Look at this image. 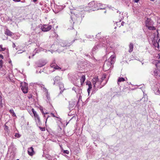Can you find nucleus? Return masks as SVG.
Here are the masks:
<instances>
[{"label":"nucleus","mask_w":160,"mask_h":160,"mask_svg":"<svg viewBox=\"0 0 160 160\" xmlns=\"http://www.w3.org/2000/svg\"><path fill=\"white\" fill-rule=\"evenodd\" d=\"M28 154L31 156H32L35 154L33 148L32 147H31L28 148Z\"/></svg>","instance_id":"nucleus-12"},{"label":"nucleus","mask_w":160,"mask_h":160,"mask_svg":"<svg viewBox=\"0 0 160 160\" xmlns=\"http://www.w3.org/2000/svg\"><path fill=\"white\" fill-rule=\"evenodd\" d=\"M33 114H34V115H35V114H37V113L36 112V111H34V112H33Z\"/></svg>","instance_id":"nucleus-54"},{"label":"nucleus","mask_w":160,"mask_h":160,"mask_svg":"<svg viewBox=\"0 0 160 160\" xmlns=\"http://www.w3.org/2000/svg\"><path fill=\"white\" fill-rule=\"evenodd\" d=\"M21 87V89L24 93H26L28 92V87L26 83L24 82L23 84L22 85Z\"/></svg>","instance_id":"nucleus-9"},{"label":"nucleus","mask_w":160,"mask_h":160,"mask_svg":"<svg viewBox=\"0 0 160 160\" xmlns=\"http://www.w3.org/2000/svg\"><path fill=\"white\" fill-rule=\"evenodd\" d=\"M14 1L16 2H19L21 0H13Z\"/></svg>","instance_id":"nucleus-49"},{"label":"nucleus","mask_w":160,"mask_h":160,"mask_svg":"<svg viewBox=\"0 0 160 160\" xmlns=\"http://www.w3.org/2000/svg\"><path fill=\"white\" fill-rule=\"evenodd\" d=\"M40 111L44 115V117H45V114L48 113L47 112H44L42 107H41L40 108Z\"/></svg>","instance_id":"nucleus-26"},{"label":"nucleus","mask_w":160,"mask_h":160,"mask_svg":"<svg viewBox=\"0 0 160 160\" xmlns=\"http://www.w3.org/2000/svg\"><path fill=\"white\" fill-rule=\"evenodd\" d=\"M0 58H1L2 59H3V57L1 54H0Z\"/></svg>","instance_id":"nucleus-51"},{"label":"nucleus","mask_w":160,"mask_h":160,"mask_svg":"<svg viewBox=\"0 0 160 160\" xmlns=\"http://www.w3.org/2000/svg\"><path fill=\"white\" fill-rule=\"evenodd\" d=\"M85 55L87 56H88L89 55H87L86 54H85Z\"/></svg>","instance_id":"nucleus-64"},{"label":"nucleus","mask_w":160,"mask_h":160,"mask_svg":"<svg viewBox=\"0 0 160 160\" xmlns=\"http://www.w3.org/2000/svg\"><path fill=\"white\" fill-rule=\"evenodd\" d=\"M61 79V78L59 76H56L53 80L54 81V82L53 83L54 85L55 84H58L60 82H59V81Z\"/></svg>","instance_id":"nucleus-14"},{"label":"nucleus","mask_w":160,"mask_h":160,"mask_svg":"<svg viewBox=\"0 0 160 160\" xmlns=\"http://www.w3.org/2000/svg\"><path fill=\"white\" fill-rule=\"evenodd\" d=\"M2 60H0V68H1L2 65Z\"/></svg>","instance_id":"nucleus-39"},{"label":"nucleus","mask_w":160,"mask_h":160,"mask_svg":"<svg viewBox=\"0 0 160 160\" xmlns=\"http://www.w3.org/2000/svg\"><path fill=\"white\" fill-rule=\"evenodd\" d=\"M50 66L51 67L53 68L56 69H61V68L56 63L55 61L54 60H53L52 63L50 65Z\"/></svg>","instance_id":"nucleus-11"},{"label":"nucleus","mask_w":160,"mask_h":160,"mask_svg":"<svg viewBox=\"0 0 160 160\" xmlns=\"http://www.w3.org/2000/svg\"><path fill=\"white\" fill-rule=\"evenodd\" d=\"M2 45H0V51H4L5 50V49L2 48Z\"/></svg>","instance_id":"nucleus-36"},{"label":"nucleus","mask_w":160,"mask_h":160,"mask_svg":"<svg viewBox=\"0 0 160 160\" xmlns=\"http://www.w3.org/2000/svg\"><path fill=\"white\" fill-rule=\"evenodd\" d=\"M107 38L106 40V38H102L100 40V43L99 44L100 47L103 46L104 47H106V51L109 52V48H111L112 49L113 47L112 45V43L111 42L109 43V40H107Z\"/></svg>","instance_id":"nucleus-2"},{"label":"nucleus","mask_w":160,"mask_h":160,"mask_svg":"<svg viewBox=\"0 0 160 160\" xmlns=\"http://www.w3.org/2000/svg\"><path fill=\"white\" fill-rule=\"evenodd\" d=\"M32 112H34L35 111L34 110L33 108H32Z\"/></svg>","instance_id":"nucleus-57"},{"label":"nucleus","mask_w":160,"mask_h":160,"mask_svg":"<svg viewBox=\"0 0 160 160\" xmlns=\"http://www.w3.org/2000/svg\"><path fill=\"white\" fill-rule=\"evenodd\" d=\"M87 84L88 85V88L87 89V91L89 94V93L90 90H91L92 88V85L90 82H89L87 83Z\"/></svg>","instance_id":"nucleus-22"},{"label":"nucleus","mask_w":160,"mask_h":160,"mask_svg":"<svg viewBox=\"0 0 160 160\" xmlns=\"http://www.w3.org/2000/svg\"><path fill=\"white\" fill-rule=\"evenodd\" d=\"M133 1L135 2H138V1H139V0H133Z\"/></svg>","instance_id":"nucleus-48"},{"label":"nucleus","mask_w":160,"mask_h":160,"mask_svg":"<svg viewBox=\"0 0 160 160\" xmlns=\"http://www.w3.org/2000/svg\"><path fill=\"white\" fill-rule=\"evenodd\" d=\"M38 85L40 86V87H41L42 90L44 92H47L48 91L47 89L45 87L44 85L42 84H39Z\"/></svg>","instance_id":"nucleus-19"},{"label":"nucleus","mask_w":160,"mask_h":160,"mask_svg":"<svg viewBox=\"0 0 160 160\" xmlns=\"http://www.w3.org/2000/svg\"><path fill=\"white\" fill-rule=\"evenodd\" d=\"M53 34L54 35H53V36L54 37H55V38H57V37L58 36V34H57L55 32H53Z\"/></svg>","instance_id":"nucleus-40"},{"label":"nucleus","mask_w":160,"mask_h":160,"mask_svg":"<svg viewBox=\"0 0 160 160\" xmlns=\"http://www.w3.org/2000/svg\"><path fill=\"white\" fill-rule=\"evenodd\" d=\"M112 65L111 62L109 61H106L103 66L104 70L106 71L109 70L111 68Z\"/></svg>","instance_id":"nucleus-7"},{"label":"nucleus","mask_w":160,"mask_h":160,"mask_svg":"<svg viewBox=\"0 0 160 160\" xmlns=\"http://www.w3.org/2000/svg\"><path fill=\"white\" fill-rule=\"evenodd\" d=\"M92 82L94 87L95 88H96V89H98V88H101L104 86L107 83V81L105 80V82L102 83L101 80H99L98 77H94L92 79Z\"/></svg>","instance_id":"nucleus-3"},{"label":"nucleus","mask_w":160,"mask_h":160,"mask_svg":"<svg viewBox=\"0 0 160 160\" xmlns=\"http://www.w3.org/2000/svg\"><path fill=\"white\" fill-rule=\"evenodd\" d=\"M63 153L67 154H68L69 153V151L68 150H64L63 152Z\"/></svg>","instance_id":"nucleus-37"},{"label":"nucleus","mask_w":160,"mask_h":160,"mask_svg":"<svg viewBox=\"0 0 160 160\" xmlns=\"http://www.w3.org/2000/svg\"><path fill=\"white\" fill-rule=\"evenodd\" d=\"M158 30H157V36H158V34H159V33H158Z\"/></svg>","instance_id":"nucleus-60"},{"label":"nucleus","mask_w":160,"mask_h":160,"mask_svg":"<svg viewBox=\"0 0 160 160\" xmlns=\"http://www.w3.org/2000/svg\"><path fill=\"white\" fill-rule=\"evenodd\" d=\"M98 47H100L99 44L95 45L93 48L90 52L92 56H93V54L96 52V51L98 49Z\"/></svg>","instance_id":"nucleus-10"},{"label":"nucleus","mask_w":160,"mask_h":160,"mask_svg":"<svg viewBox=\"0 0 160 160\" xmlns=\"http://www.w3.org/2000/svg\"><path fill=\"white\" fill-rule=\"evenodd\" d=\"M46 64V62H39L37 63V65L38 67H41L44 66Z\"/></svg>","instance_id":"nucleus-16"},{"label":"nucleus","mask_w":160,"mask_h":160,"mask_svg":"<svg viewBox=\"0 0 160 160\" xmlns=\"http://www.w3.org/2000/svg\"><path fill=\"white\" fill-rule=\"evenodd\" d=\"M102 4L101 3H97L96 4H95L96 5V8H94V9H95V10H97V9H96V8H99V7L101 6Z\"/></svg>","instance_id":"nucleus-30"},{"label":"nucleus","mask_w":160,"mask_h":160,"mask_svg":"<svg viewBox=\"0 0 160 160\" xmlns=\"http://www.w3.org/2000/svg\"><path fill=\"white\" fill-rule=\"evenodd\" d=\"M125 80V79L123 78H118V85H119V83L121 82L124 81Z\"/></svg>","instance_id":"nucleus-25"},{"label":"nucleus","mask_w":160,"mask_h":160,"mask_svg":"<svg viewBox=\"0 0 160 160\" xmlns=\"http://www.w3.org/2000/svg\"><path fill=\"white\" fill-rule=\"evenodd\" d=\"M75 40H76V39H74V40L73 41H72V42H74L75 41Z\"/></svg>","instance_id":"nucleus-62"},{"label":"nucleus","mask_w":160,"mask_h":160,"mask_svg":"<svg viewBox=\"0 0 160 160\" xmlns=\"http://www.w3.org/2000/svg\"><path fill=\"white\" fill-rule=\"evenodd\" d=\"M82 90L81 89H79L78 88V93H77L80 94L82 92Z\"/></svg>","instance_id":"nucleus-41"},{"label":"nucleus","mask_w":160,"mask_h":160,"mask_svg":"<svg viewBox=\"0 0 160 160\" xmlns=\"http://www.w3.org/2000/svg\"><path fill=\"white\" fill-rule=\"evenodd\" d=\"M33 1L34 2H35L37 1V0H33Z\"/></svg>","instance_id":"nucleus-59"},{"label":"nucleus","mask_w":160,"mask_h":160,"mask_svg":"<svg viewBox=\"0 0 160 160\" xmlns=\"http://www.w3.org/2000/svg\"><path fill=\"white\" fill-rule=\"evenodd\" d=\"M78 102H79V100H78V102H77V104L76 105V106L78 107L79 106L78 104Z\"/></svg>","instance_id":"nucleus-56"},{"label":"nucleus","mask_w":160,"mask_h":160,"mask_svg":"<svg viewBox=\"0 0 160 160\" xmlns=\"http://www.w3.org/2000/svg\"><path fill=\"white\" fill-rule=\"evenodd\" d=\"M124 24V22H122L121 23V25L122 26H123Z\"/></svg>","instance_id":"nucleus-53"},{"label":"nucleus","mask_w":160,"mask_h":160,"mask_svg":"<svg viewBox=\"0 0 160 160\" xmlns=\"http://www.w3.org/2000/svg\"><path fill=\"white\" fill-rule=\"evenodd\" d=\"M58 84H59L60 89L61 90H64V85L61 82H60Z\"/></svg>","instance_id":"nucleus-27"},{"label":"nucleus","mask_w":160,"mask_h":160,"mask_svg":"<svg viewBox=\"0 0 160 160\" xmlns=\"http://www.w3.org/2000/svg\"><path fill=\"white\" fill-rule=\"evenodd\" d=\"M78 87H73L72 88V90L74 91L76 93H78Z\"/></svg>","instance_id":"nucleus-31"},{"label":"nucleus","mask_w":160,"mask_h":160,"mask_svg":"<svg viewBox=\"0 0 160 160\" xmlns=\"http://www.w3.org/2000/svg\"><path fill=\"white\" fill-rule=\"evenodd\" d=\"M145 26L150 30H155L156 29L153 26L154 22L150 18H147L145 21Z\"/></svg>","instance_id":"nucleus-4"},{"label":"nucleus","mask_w":160,"mask_h":160,"mask_svg":"<svg viewBox=\"0 0 160 160\" xmlns=\"http://www.w3.org/2000/svg\"><path fill=\"white\" fill-rule=\"evenodd\" d=\"M20 51H18V53H22V52H20Z\"/></svg>","instance_id":"nucleus-58"},{"label":"nucleus","mask_w":160,"mask_h":160,"mask_svg":"<svg viewBox=\"0 0 160 160\" xmlns=\"http://www.w3.org/2000/svg\"><path fill=\"white\" fill-rule=\"evenodd\" d=\"M93 36L92 35V36H91V35H90V36H88L87 38H93Z\"/></svg>","instance_id":"nucleus-46"},{"label":"nucleus","mask_w":160,"mask_h":160,"mask_svg":"<svg viewBox=\"0 0 160 160\" xmlns=\"http://www.w3.org/2000/svg\"><path fill=\"white\" fill-rule=\"evenodd\" d=\"M76 103V101H70L69 102V110L72 109L73 108L74 106L75 105Z\"/></svg>","instance_id":"nucleus-15"},{"label":"nucleus","mask_w":160,"mask_h":160,"mask_svg":"<svg viewBox=\"0 0 160 160\" xmlns=\"http://www.w3.org/2000/svg\"><path fill=\"white\" fill-rule=\"evenodd\" d=\"M129 49L128 50V52H131L133 51V44L132 43H130L129 45Z\"/></svg>","instance_id":"nucleus-17"},{"label":"nucleus","mask_w":160,"mask_h":160,"mask_svg":"<svg viewBox=\"0 0 160 160\" xmlns=\"http://www.w3.org/2000/svg\"><path fill=\"white\" fill-rule=\"evenodd\" d=\"M15 136L16 138H19L20 137L21 135L18 133H16Z\"/></svg>","instance_id":"nucleus-38"},{"label":"nucleus","mask_w":160,"mask_h":160,"mask_svg":"<svg viewBox=\"0 0 160 160\" xmlns=\"http://www.w3.org/2000/svg\"><path fill=\"white\" fill-rule=\"evenodd\" d=\"M99 35V33H98V34L96 35V37H97L98 38L99 37H98V36Z\"/></svg>","instance_id":"nucleus-55"},{"label":"nucleus","mask_w":160,"mask_h":160,"mask_svg":"<svg viewBox=\"0 0 160 160\" xmlns=\"http://www.w3.org/2000/svg\"><path fill=\"white\" fill-rule=\"evenodd\" d=\"M47 92V95H46V97L47 98V99H48L49 100V99L50 98V97L49 96H48V92Z\"/></svg>","instance_id":"nucleus-45"},{"label":"nucleus","mask_w":160,"mask_h":160,"mask_svg":"<svg viewBox=\"0 0 160 160\" xmlns=\"http://www.w3.org/2000/svg\"><path fill=\"white\" fill-rule=\"evenodd\" d=\"M52 26L50 25H44L41 27L42 31L44 32L48 31L52 28Z\"/></svg>","instance_id":"nucleus-8"},{"label":"nucleus","mask_w":160,"mask_h":160,"mask_svg":"<svg viewBox=\"0 0 160 160\" xmlns=\"http://www.w3.org/2000/svg\"><path fill=\"white\" fill-rule=\"evenodd\" d=\"M60 45L61 47H59V48L56 50V51L58 53H60L61 52H62L64 50V48L65 47L69 46L70 45H68L67 43L65 41L60 42Z\"/></svg>","instance_id":"nucleus-6"},{"label":"nucleus","mask_w":160,"mask_h":160,"mask_svg":"<svg viewBox=\"0 0 160 160\" xmlns=\"http://www.w3.org/2000/svg\"><path fill=\"white\" fill-rule=\"evenodd\" d=\"M106 76L105 75H103L102 77L101 78V81L102 82L104 81V79L106 78Z\"/></svg>","instance_id":"nucleus-33"},{"label":"nucleus","mask_w":160,"mask_h":160,"mask_svg":"<svg viewBox=\"0 0 160 160\" xmlns=\"http://www.w3.org/2000/svg\"><path fill=\"white\" fill-rule=\"evenodd\" d=\"M155 65L156 68L153 71L152 74L156 78L159 77L160 76V60L156 61Z\"/></svg>","instance_id":"nucleus-5"},{"label":"nucleus","mask_w":160,"mask_h":160,"mask_svg":"<svg viewBox=\"0 0 160 160\" xmlns=\"http://www.w3.org/2000/svg\"><path fill=\"white\" fill-rule=\"evenodd\" d=\"M71 18H72V17H71ZM70 22H71V23H74V22H73V20L72 19V18H71V20L70 21Z\"/></svg>","instance_id":"nucleus-44"},{"label":"nucleus","mask_w":160,"mask_h":160,"mask_svg":"<svg viewBox=\"0 0 160 160\" xmlns=\"http://www.w3.org/2000/svg\"><path fill=\"white\" fill-rule=\"evenodd\" d=\"M154 46L155 47H157L158 48H159V45L158 42H156L153 44Z\"/></svg>","instance_id":"nucleus-32"},{"label":"nucleus","mask_w":160,"mask_h":160,"mask_svg":"<svg viewBox=\"0 0 160 160\" xmlns=\"http://www.w3.org/2000/svg\"><path fill=\"white\" fill-rule=\"evenodd\" d=\"M35 118L36 119H37L38 121V122H40V118L38 116V115L37 114H35L34 115Z\"/></svg>","instance_id":"nucleus-28"},{"label":"nucleus","mask_w":160,"mask_h":160,"mask_svg":"<svg viewBox=\"0 0 160 160\" xmlns=\"http://www.w3.org/2000/svg\"><path fill=\"white\" fill-rule=\"evenodd\" d=\"M2 93L0 92V105H1L2 104V97L1 96Z\"/></svg>","instance_id":"nucleus-35"},{"label":"nucleus","mask_w":160,"mask_h":160,"mask_svg":"<svg viewBox=\"0 0 160 160\" xmlns=\"http://www.w3.org/2000/svg\"><path fill=\"white\" fill-rule=\"evenodd\" d=\"M96 9H97V10H98V9H105V8H96Z\"/></svg>","instance_id":"nucleus-43"},{"label":"nucleus","mask_w":160,"mask_h":160,"mask_svg":"<svg viewBox=\"0 0 160 160\" xmlns=\"http://www.w3.org/2000/svg\"><path fill=\"white\" fill-rule=\"evenodd\" d=\"M48 117H49V116H48V117L46 118V122L47 121V119H48Z\"/></svg>","instance_id":"nucleus-61"},{"label":"nucleus","mask_w":160,"mask_h":160,"mask_svg":"<svg viewBox=\"0 0 160 160\" xmlns=\"http://www.w3.org/2000/svg\"><path fill=\"white\" fill-rule=\"evenodd\" d=\"M117 13H118V12H119V13L118 14V15L119 16V22H120L122 19L123 18V14L122 13L121 15V12L117 10Z\"/></svg>","instance_id":"nucleus-18"},{"label":"nucleus","mask_w":160,"mask_h":160,"mask_svg":"<svg viewBox=\"0 0 160 160\" xmlns=\"http://www.w3.org/2000/svg\"><path fill=\"white\" fill-rule=\"evenodd\" d=\"M96 8L95 3L94 1H92L89 2L88 4V6L86 7L84 10H81V9L78 8V10H75L74 11V13L75 15L77 17L79 20V22H80L82 18L84 17V11H94L95 10L94 9V8Z\"/></svg>","instance_id":"nucleus-1"},{"label":"nucleus","mask_w":160,"mask_h":160,"mask_svg":"<svg viewBox=\"0 0 160 160\" xmlns=\"http://www.w3.org/2000/svg\"><path fill=\"white\" fill-rule=\"evenodd\" d=\"M4 130H5V133H7L8 134L9 133V130L8 129V127L6 125H4Z\"/></svg>","instance_id":"nucleus-23"},{"label":"nucleus","mask_w":160,"mask_h":160,"mask_svg":"<svg viewBox=\"0 0 160 160\" xmlns=\"http://www.w3.org/2000/svg\"><path fill=\"white\" fill-rule=\"evenodd\" d=\"M12 116L13 117H15L16 116V114H15V113H14H14H12Z\"/></svg>","instance_id":"nucleus-50"},{"label":"nucleus","mask_w":160,"mask_h":160,"mask_svg":"<svg viewBox=\"0 0 160 160\" xmlns=\"http://www.w3.org/2000/svg\"><path fill=\"white\" fill-rule=\"evenodd\" d=\"M12 32H11L10 30L8 29H7L5 32V34L9 36H12Z\"/></svg>","instance_id":"nucleus-20"},{"label":"nucleus","mask_w":160,"mask_h":160,"mask_svg":"<svg viewBox=\"0 0 160 160\" xmlns=\"http://www.w3.org/2000/svg\"><path fill=\"white\" fill-rule=\"evenodd\" d=\"M111 62V64H113L115 61V56L114 55H112L107 60Z\"/></svg>","instance_id":"nucleus-13"},{"label":"nucleus","mask_w":160,"mask_h":160,"mask_svg":"<svg viewBox=\"0 0 160 160\" xmlns=\"http://www.w3.org/2000/svg\"><path fill=\"white\" fill-rule=\"evenodd\" d=\"M0 73L2 75H5L6 74V72L5 70L4 69H2L0 68Z\"/></svg>","instance_id":"nucleus-29"},{"label":"nucleus","mask_w":160,"mask_h":160,"mask_svg":"<svg viewBox=\"0 0 160 160\" xmlns=\"http://www.w3.org/2000/svg\"><path fill=\"white\" fill-rule=\"evenodd\" d=\"M51 115H52L54 117H55V116H54V115L53 113H51Z\"/></svg>","instance_id":"nucleus-52"},{"label":"nucleus","mask_w":160,"mask_h":160,"mask_svg":"<svg viewBox=\"0 0 160 160\" xmlns=\"http://www.w3.org/2000/svg\"><path fill=\"white\" fill-rule=\"evenodd\" d=\"M86 79L85 75H83L82 76L81 78L80 79L81 84L82 85L85 81Z\"/></svg>","instance_id":"nucleus-21"},{"label":"nucleus","mask_w":160,"mask_h":160,"mask_svg":"<svg viewBox=\"0 0 160 160\" xmlns=\"http://www.w3.org/2000/svg\"><path fill=\"white\" fill-rule=\"evenodd\" d=\"M12 46V47L13 48H15L16 47V45L14 43H13Z\"/></svg>","instance_id":"nucleus-47"},{"label":"nucleus","mask_w":160,"mask_h":160,"mask_svg":"<svg viewBox=\"0 0 160 160\" xmlns=\"http://www.w3.org/2000/svg\"><path fill=\"white\" fill-rule=\"evenodd\" d=\"M157 92H155L156 94H160V87L159 88L156 89Z\"/></svg>","instance_id":"nucleus-34"},{"label":"nucleus","mask_w":160,"mask_h":160,"mask_svg":"<svg viewBox=\"0 0 160 160\" xmlns=\"http://www.w3.org/2000/svg\"><path fill=\"white\" fill-rule=\"evenodd\" d=\"M9 63H11V61L10 60V61H9Z\"/></svg>","instance_id":"nucleus-63"},{"label":"nucleus","mask_w":160,"mask_h":160,"mask_svg":"<svg viewBox=\"0 0 160 160\" xmlns=\"http://www.w3.org/2000/svg\"><path fill=\"white\" fill-rule=\"evenodd\" d=\"M43 49L42 48H36L35 49V51H35V54H33L32 55V56H34L35 54L36 53H38L39 52H40V51H41Z\"/></svg>","instance_id":"nucleus-24"},{"label":"nucleus","mask_w":160,"mask_h":160,"mask_svg":"<svg viewBox=\"0 0 160 160\" xmlns=\"http://www.w3.org/2000/svg\"><path fill=\"white\" fill-rule=\"evenodd\" d=\"M9 112L11 113H12V114L13 113H14V111H13V110L12 109H10V110H9Z\"/></svg>","instance_id":"nucleus-42"}]
</instances>
